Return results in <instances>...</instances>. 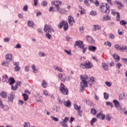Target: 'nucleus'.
I'll return each mask as SVG.
<instances>
[{
	"mask_svg": "<svg viewBox=\"0 0 127 127\" xmlns=\"http://www.w3.org/2000/svg\"><path fill=\"white\" fill-rule=\"evenodd\" d=\"M82 78H83V80L86 81V80H89V76L87 74L82 75Z\"/></svg>",
	"mask_w": 127,
	"mask_h": 127,
	"instance_id": "nucleus-38",
	"label": "nucleus"
},
{
	"mask_svg": "<svg viewBox=\"0 0 127 127\" xmlns=\"http://www.w3.org/2000/svg\"><path fill=\"white\" fill-rule=\"evenodd\" d=\"M56 70H57L58 71H59L60 72H63V70H62V68L61 67H59L58 66H57L56 68Z\"/></svg>",
	"mask_w": 127,
	"mask_h": 127,
	"instance_id": "nucleus-53",
	"label": "nucleus"
},
{
	"mask_svg": "<svg viewBox=\"0 0 127 127\" xmlns=\"http://www.w3.org/2000/svg\"><path fill=\"white\" fill-rule=\"evenodd\" d=\"M30 127V124L29 123H25L24 124V127Z\"/></svg>",
	"mask_w": 127,
	"mask_h": 127,
	"instance_id": "nucleus-49",
	"label": "nucleus"
},
{
	"mask_svg": "<svg viewBox=\"0 0 127 127\" xmlns=\"http://www.w3.org/2000/svg\"><path fill=\"white\" fill-rule=\"evenodd\" d=\"M96 118H97V119H100V120H104L106 119V116L100 113L97 114Z\"/></svg>",
	"mask_w": 127,
	"mask_h": 127,
	"instance_id": "nucleus-10",
	"label": "nucleus"
},
{
	"mask_svg": "<svg viewBox=\"0 0 127 127\" xmlns=\"http://www.w3.org/2000/svg\"><path fill=\"white\" fill-rule=\"evenodd\" d=\"M0 95L2 98H3L4 99H6V97H7V93L4 91H2L0 92Z\"/></svg>",
	"mask_w": 127,
	"mask_h": 127,
	"instance_id": "nucleus-19",
	"label": "nucleus"
},
{
	"mask_svg": "<svg viewBox=\"0 0 127 127\" xmlns=\"http://www.w3.org/2000/svg\"><path fill=\"white\" fill-rule=\"evenodd\" d=\"M96 122H97V119L93 118L91 121L90 124L91 126H94V123H96Z\"/></svg>",
	"mask_w": 127,
	"mask_h": 127,
	"instance_id": "nucleus-35",
	"label": "nucleus"
},
{
	"mask_svg": "<svg viewBox=\"0 0 127 127\" xmlns=\"http://www.w3.org/2000/svg\"><path fill=\"white\" fill-rule=\"evenodd\" d=\"M42 87L43 88H46L47 87V83L46 82V81L45 80H43V83L42 84Z\"/></svg>",
	"mask_w": 127,
	"mask_h": 127,
	"instance_id": "nucleus-31",
	"label": "nucleus"
},
{
	"mask_svg": "<svg viewBox=\"0 0 127 127\" xmlns=\"http://www.w3.org/2000/svg\"><path fill=\"white\" fill-rule=\"evenodd\" d=\"M45 36L47 38H48V39H50L51 38V33H46L45 34Z\"/></svg>",
	"mask_w": 127,
	"mask_h": 127,
	"instance_id": "nucleus-33",
	"label": "nucleus"
},
{
	"mask_svg": "<svg viewBox=\"0 0 127 127\" xmlns=\"http://www.w3.org/2000/svg\"><path fill=\"white\" fill-rule=\"evenodd\" d=\"M109 37L111 39H115V35H114L112 33L109 34Z\"/></svg>",
	"mask_w": 127,
	"mask_h": 127,
	"instance_id": "nucleus-54",
	"label": "nucleus"
},
{
	"mask_svg": "<svg viewBox=\"0 0 127 127\" xmlns=\"http://www.w3.org/2000/svg\"><path fill=\"white\" fill-rule=\"evenodd\" d=\"M59 90L62 94H63V95H67L69 94V90H68V88H67V87H66L65 85L60 86L59 87Z\"/></svg>",
	"mask_w": 127,
	"mask_h": 127,
	"instance_id": "nucleus-6",
	"label": "nucleus"
},
{
	"mask_svg": "<svg viewBox=\"0 0 127 127\" xmlns=\"http://www.w3.org/2000/svg\"><path fill=\"white\" fill-rule=\"evenodd\" d=\"M61 125L63 127H68V125L64 122H60Z\"/></svg>",
	"mask_w": 127,
	"mask_h": 127,
	"instance_id": "nucleus-37",
	"label": "nucleus"
},
{
	"mask_svg": "<svg viewBox=\"0 0 127 127\" xmlns=\"http://www.w3.org/2000/svg\"><path fill=\"white\" fill-rule=\"evenodd\" d=\"M105 84H106V85H107V86L108 87H111V86H112V83H111L110 82L106 81L105 82Z\"/></svg>",
	"mask_w": 127,
	"mask_h": 127,
	"instance_id": "nucleus-55",
	"label": "nucleus"
},
{
	"mask_svg": "<svg viewBox=\"0 0 127 127\" xmlns=\"http://www.w3.org/2000/svg\"><path fill=\"white\" fill-rule=\"evenodd\" d=\"M75 46H78L79 48L82 49L83 53H86V51H87V49H88V48L84 47L85 46L84 45V44H83V41H76L75 42Z\"/></svg>",
	"mask_w": 127,
	"mask_h": 127,
	"instance_id": "nucleus-3",
	"label": "nucleus"
},
{
	"mask_svg": "<svg viewBox=\"0 0 127 127\" xmlns=\"http://www.w3.org/2000/svg\"><path fill=\"white\" fill-rule=\"evenodd\" d=\"M13 95L12 94H9L8 95V102L9 103H12L13 102Z\"/></svg>",
	"mask_w": 127,
	"mask_h": 127,
	"instance_id": "nucleus-13",
	"label": "nucleus"
},
{
	"mask_svg": "<svg viewBox=\"0 0 127 127\" xmlns=\"http://www.w3.org/2000/svg\"><path fill=\"white\" fill-rule=\"evenodd\" d=\"M93 28L95 29V31H96V30H99L102 28V27L99 25H93Z\"/></svg>",
	"mask_w": 127,
	"mask_h": 127,
	"instance_id": "nucleus-23",
	"label": "nucleus"
},
{
	"mask_svg": "<svg viewBox=\"0 0 127 127\" xmlns=\"http://www.w3.org/2000/svg\"><path fill=\"white\" fill-rule=\"evenodd\" d=\"M9 85H11L12 86L13 84L15 83V79L12 77H11L9 78Z\"/></svg>",
	"mask_w": 127,
	"mask_h": 127,
	"instance_id": "nucleus-18",
	"label": "nucleus"
},
{
	"mask_svg": "<svg viewBox=\"0 0 127 127\" xmlns=\"http://www.w3.org/2000/svg\"><path fill=\"white\" fill-rule=\"evenodd\" d=\"M114 47L116 50H120L121 51H124V50H126V52H127V46L123 45L122 46H120L119 44L115 45Z\"/></svg>",
	"mask_w": 127,
	"mask_h": 127,
	"instance_id": "nucleus-8",
	"label": "nucleus"
},
{
	"mask_svg": "<svg viewBox=\"0 0 127 127\" xmlns=\"http://www.w3.org/2000/svg\"><path fill=\"white\" fill-rule=\"evenodd\" d=\"M73 22H75L74 21V18L71 16H68V23L70 25H73Z\"/></svg>",
	"mask_w": 127,
	"mask_h": 127,
	"instance_id": "nucleus-12",
	"label": "nucleus"
},
{
	"mask_svg": "<svg viewBox=\"0 0 127 127\" xmlns=\"http://www.w3.org/2000/svg\"><path fill=\"white\" fill-rule=\"evenodd\" d=\"M58 26L59 28H60V29H61V28H62V27H63L64 26V31H66V30H68V28H69V26L68 25V22H67V21H65L64 20L61 21L60 23L58 24Z\"/></svg>",
	"mask_w": 127,
	"mask_h": 127,
	"instance_id": "nucleus-4",
	"label": "nucleus"
},
{
	"mask_svg": "<svg viewBox=\"0 0 127 127\" xmlns=\"http://www.w3.org/2000/svg\"><path fill=\"white\" fill-rule=\"evenodd\" d=\"M92 66H93V65H92L89 61L86 62L84 64H81L80 65V67L83 69H90V68H92Z\"/></svg>",
	"mask_w": 127,
	"mask_h": 127,
	"instance_id": "nucleus-7",
	"label": "nucleus"
},
{
	"mask_svg": "<svg viewBox=\"0 0 127 127\" xmlns=\"http://www.w3.org/2000/svg\"><path fill=\"white\" fill-rule=\"evenodd\" d=\"M22 96L24 98V100L26 101L28 100V95L25 94V93H23Z\"/></svg>",
	"mask_w": 127,
	"mask_h": 127,
	"instance_id": "nucleus-28",
	"label": "nucleus"
},
{
	"mask_svg": "<svg viewBox=\"0 0 127 127\" xmlns=\"http://www.w3.org/2000/svg\"><path fill=\"white\" fill-rule=\"evenodd\" d=\"M112 119V117H111V116H110V115L108 114L106 116V120L107 121H111V119Z\"/></svg>",
	"mask_w": 127,
	"mask_h": 127,
	"instance_id": "nucleus-50",
	"label": "nucleus"
},
{
	"mask_svg": "<svg viewBox=\"0 0 127 127\" xmlns=\"http://www.w3.org/2000/svg\"><path fill=\"white\" fill-rule=\"evenodd\" d=\"M102 67L105 71H109V65L107 64L104 63L102 64Z\"/></svg>",
	"mask_w": 127,
	"mask_h": 127,
	"instance_id": "nucleus-21",
	"label": "nucleus"
},
{
	"mask_svg": "<svg viewBox=\"0 0 127 127\" xmlns=\"http://www.w3.org/2000/svg\"><path fill=\"white\" fill-rule=\"evenodd\" d=\"M90 44H95V40L93 39V38L91 39V40L89 42Z\"/></svg>",
	"mask_w": 127,
	"mask_h": 127,
	"instance_id": "nucleus-60",
	"label": "nucleus"
},
{
	"mask_svg": "<svg viewBox=\"0 0 127 127\" xmlns=\"http://www.w3.org/2000/svg\"><path fill=\"white\" fill-rule=\"evenodd\" d=\"M122 64H121L120 63H118L116 64V67L118 69H121V67H122Z\"/></svg>",
	"mask_w": 127,
	"mask_h": 127,
	"instance_id": "nucleus-45",
	"label": "nucleus"
},
{
	"mask_svg": "<svg viewBox=\"0 0 127 127\" xmlns=\"http://www.w3.org/2000/svg\"><path fill=\"white\" fill-rule=\"evenodd\" d=\"M59 79L60 80H62V82H65V80H66V78H64L63 79H62V78H63V74L62 73H60L59 74Z\"/></svg>",
	"mask_w": 127,
	"mask_h": 127,
	"instance_id": "nucleus-24",
	"label": "nucleus"
},
{
	"mask_svg": "<svg viewBox=\"0 0 127 127\" xmlns=\"http://www.w3.org/2000/svg\"><path fill=\"white\" fill-rule=\"evenodd\" d=\"M113 103H114L116 108H119V107H120V103L119 102V101H118V100H114Z\"/></svg>",
	"mask_w": 127,
	"mask_h": 127,
	"instance_id": "nucleus-22",
	"label": "nucleus"
},
{
	"mask_svg": "<svg viewBox=\"0 0 127 127\" xmlns=\"http://www.w3.org/2000/svg\"><path fill=\"white\" fill-rule=\"evenodd\" d=\"M84 102H85L86 104H87L88 106H89V107H92V106H93L94 105V103H93V102H92L90 100H87L85 99L84 100Z\"/></svg>",
	"mask_w": 127,
	"mask_h": 127,
	"instance_id": "nucleus-20",
	"label": "nucleus"
},
{
	"mask_svg": "<svg viewBox=\"0 0 127 127\" xmlns=\"http://www.w3.org/2000/svg\"><path fill=\"white\" fill-rule=\"evenodd\" d=\"M51 119H53V120H54L55 122H58V121H59V119L58 118H55L53 116L51 117Z\"/></svg>",
	"mask_w": 127,
	"mask_h": 127,
	"instance_id": "nucleus-56",
	"label": "nucleus"
},
{
	"mask_svg": "<svg viewBox=\"0 0 127 127\" xmlns=\"http://www.w3.org/2000/svg\"><path fill=\"white\" fill-rule=\"evenodd\" d=\"M90 14L91 15H96V14H97V13L95 12H94V11H91L90 12Z\"/></svg>",
	"mask_w": 127,
	"mask_h": 127,
	"instance_id": "nucleus-64",
	"label": "nucleus"
},
{
	"mask_svg": "<svg viewBox=\"0 0 127 127\" xmlns=\"http://www.w3.org/2000/svg\"><path fill=\"white\" fill-rule=\"evenodd\" d=\"M56 8L59 13L61 14H65L67 13V10L64 8H60V5L56 4Z\"/></svg>",
	"mask_w": 127,
	"mask_h": 127,
	"instance_id": "nucleus-5",
	"label": "nucleus"
},
{
	"mask_svg": "<svg viewBox=\"0 0 127 127\" xmlns=\"http://www.w3.org/2000/svg\"><path fill=\"white\" fill-rule=\"evenodd\" d=\"M92 37L90 36H87L86 37V39L88 42H90V40L92 39Z\"/></svg>",
	"mask_w": 127,
	"mask_h": 127,
	"instance_id": "nucleus-59",
	"label": "nucleus"
},
{
	"mask_svg": "<svg viewBox=\"0 0 127 127\" xmlns=\"http://www.w3.org/2000/svg\"><path fill=\"white\" fill-rule=\"evenodd\" d=\"M15 71H19L20 70V67L19 66H16L14 68Z\"/></svg>",
	"mask_w": 127,
	"mask_h": 127,
	"instance_id": "nucleus-61",
	"label": "nucleus"
},
{
	"mask_svg": "<svg viewBox=\"0 0 127 127\" xmlns=\"http://www.w3.org/2000/svg\"><path fill=\"white\" fill-rule=\"evenodd\" d=\"M116 13L117 14L116 20H117V21H120V20H121L120 13L119 12H117Z\"/></svg>",
	"mask_w": 127,
	"mask_h": 127,
	"instance_id": "nucleus-32",
	"label": "nucleus"
},
{
	"mask_svg": "<svg viewBox=\"0 0 127 127\" xmlns=\"http://www.w3.org/2000/svg\"><path fill=\"white\" fill-rule=\"evenodd\" d=\"M106 105H107V106H110L111 108H113V103H111L110 102H106Z\"/></svg>",
	"mask_w": 127,
	"mask_h": 127,
	"instance_id": "nucleus-51",
	"label": "nucleus"
},
{
	"mask_svg": "<svg viewBox=\"0 0 127 127\" xmlns=\"http://www.w3.org/2000/svg\"><path fill=\"white\" fill-rule=\"evenodd\" d=\"M91 114H92V115H94L95 116V115L97 114V111H96V109L92 108L91 110Z\"/></svg>",
	"mask_w": 127,
	"mask_h": 127,
	"instance_id": "nucleus-36",
	"label": "nucleus"
},
{
	"mask_svg": "<svg viewBox=\"0 0 127 127\" xmlns=\"http://www.w3.org/2000/svg\"><path fill=\"white\" fill-rule=\"evenodd\" d=\"M11 88L12 90L15 91L16 90H17L18 87H17V85L16 84L15 87L13 86V85H12Z\"/></svg>",
	"mask_w": 127,
	"mask_h": 127,
	"instance_id": "nucleus-42",
	"label": "nucleus"
},
{
	"mask_svg": "<svg viewBox=\"0 0 127 127\" xmlns=\"http://www.w3.org/2000/svg\"><path fill=\"white\" fill-rule=\"evenodd\" d=\"M74 110L76 111H81V106H78V105L76 104H74Z\"/></svg>",
	"mask_w": 127,
	"mask_h": 127,
	"instance_id": "nucleus-25",
	"label": "nucleus"
},
{
	"mask_svg": "<svg viewBox=\"0 0 127 127\" xmlns=\"http://www.w3.org/2000/svg\"><path fill=\"white\" fill-rule=\"evenodd\" d=\"M47 1H46V0L43 1L41 3V4L43 6H46V5H47Z\"/></svg>",
	"mask_w": 127,
	"mask_h": 127,
	"instance_id": "nucleus-44",
	"label": "nucleus"
},
{
	"mask_svg": "<svg viewBox=\"0 0 127 127\" xmlns=\"http://www.w3.org/2000/svg\"><path fill=\"white\" fill-rule=\"evenodd\" d=\"M68 121H69V118L66 117L64 118V120H63V123H68Z\"/></svg>",
	"mask_w": 127,
	"mask_h": 127,
	"instance_id": "nucleus-41",
	"label": "nucleus"
},
{
	"mask_svg": "<svg viewBox=\"0 0 127 127\" xmlns=\"http://www.w3.org/2000/svg\"><path fill=\"white\" fill-rule=\"evenodd\" d=\"M5 58L7 61H11V60H12V55L8 54L6 55Z\"/></svg>",
	"mask_w": 127,
	"mask_h": 127,
	"instance_id": "nucleus-17",
	"label": "nucleus"
},
{
	"mask_svg": "<svg viewBox=\"0 0 127 127\" xmlns=\"http://www.w3.org/2000/svg\"><path fill=\"white\" fill-rule=\"evenodd\" d=\"M104 99L105 100H108L109 99V97H110V95H109V94L105 92L104 93Z\"/></svg>",
	"mask_w": 127,
	"mask_h": 127,
	"instance_id": "nucleus-30",
	"label": "nucleus"
},
{
	"mask_svg": "<svg viewBox=\"0 0 127 127\" xmlns=\"http://www.w3.org/2000/svg\"><path fill=\"white\" fill-rule=\"evenodd\" d=\"M100 9L101 12L106 14L110 13V5L108 3H103L102 5L100 6Z\"/></svg>",
	"mask_w": 127,
	"mask_h": 127,
	"instance_id": "nucleus-1",
	"label": "nucleus"
},
{
	"mask_svg": "<svg viewBox=\"0 0 127 127\" xmlns=\"http://www.w3.org/2000/svg\"><path fill=\"white\" fill-rule=\"evenodd\" d=\"M77 111H78V116H79L80 117H82V112L80 111V110H77Z\"/></svg>",
	"mask_w": 127,
	"mask_h": 127,
	"instance_id": "nucleus-63",
	"label": "nucleus"
},
{
	"mask_svg": "<svg viewBox=\"0 0 127 127\" xmlns=\"http://www.w3.org/2000/svg\"><path fill=\"white\" fill-rule=\"evenodd\" d=\"M33 24H34V23L33 21H28V25L29 26L32 27V26H33Z\"/></svg>",
	"mask_w": 127,
	"mask_h": 127,
	"instance_id": "nucleus-43",
	"label": "nucleus"
},
{
	"mask_svg": "<svg viewBox=\"0 0 127 127\" xmlns=\"http://www.w3.org/2000/svg\"><path fill=\"white\" fill-rule=\"evenodd\" d=\"M64 105L67 108H70L71 107V101L70 100H67V101H64Z\"/></svg>",
	"mask_w": 127,
	"mask_h": 127,
	"instance_id": "nucleus-16",
	"label": "nucleus"
},
{
	"mask_svg": "<svg viewBox=\"0 0 127 127\" xmlns=\"http://www.w3.org/2000/svg\"><path fill=\"white\" fill-rule=\"evenodd\" d=\"M28 6H27V5H25L24 6L23 8V10H24V11H27V10H28Z\"/></svg>",
	"mask_w": 127,
	"mask_h": 127,
	"instance_id": "nucleus-46",
	"label": "nucleus"
},
{
	"mask_svg": "<svg viewBox=\"0 0 127 127\" xmlns=\"http://www.w3.org/2000/svg\"><path fill=\"white\" fill-rule=\"evenodd\" d=\"M88 50L89 51H92V52H95L97 50V47L93 46H89Z\"/></svg>",
	"mask_w": 127,
	"mask_h": 127,
	"instance_id": "nucleus-15",
	"label": "nucleus"
},
{
	"mask_svg": "<svg viewBox=\"0 0 127 127\" xmlns=\"http://www.w3.org/2000/svg\"><path fill=\"white\" fill-rule=\"evenodd\" d=\"M120 24L123 25V26H125V25H126L127 24V21L122 20L120 21Z\"/></svg>",
	"mask_w": 127,
	"mask_h": 127,
	"instance_id": "nucleus-39",
	"label": "nucleus"
},
{
	"mask_svg": "<svg viewBox=\"0 0 127 127\" xmlns=\"http://www.w3.org/2000/svg\"><path fill=\"white\" fill-rule=\"evenodd\" d=\"M8 77L7 76V75L6 74H5V75H3V76H2V82H6V80H8Z\"/></svg>",
	"mask_w": 127,
	"mask_h": 127,
	"instance_id": "nucleus-27",
	"label": "nucleus"
},
{
	"mask_svg": "<svg viewBox=\"0 0 127 127\" xmlns=\"http://www.w3.org/2000/svg\"><path fill=\"white\" fill-rule=\"evenodd\" d=\"M122 61L124 63V64H127V59L126 58H122L121 59Z\"/></svg>",
	"mask_w": 127,
	"mask_h": 127,
	"instance_id": "nucleus-47",
	"label": "nucleus"
},
{
	"mask_svg": "<svg viewBox=\"0 0 127 127\" xmlns=\"http://www.w3.org/2000/svg\"><path fill=\"white\" fill-rule=\"evenodd\" d=\"M9 40H10L9 38H5L4 39V42H9Z\"/></svg>",
	"mask_w": 127,
	"mask_h": 127,
	"instance_id": "nucleus-62",
	"label": "nucleus"
},
{
	"mask_svg": "<svg viewBox=\"0 0 127 127\" xmlns=\"http://www.w3.org/2000/svg\"><path fill=\"white\" fill-rule=\"evenodd\" d=\"M51 26L48 24H45L44 28V31L47 33H51Z\"/></svg>",
	"mask_w": 127,
	"mask_h": 127,
	"instance_id": "nucleus-9",
	"label": "nucleus"
},
{
	"mask_svg": "<svg viewBox=\"0 0 127 127\" xmlns=\"http://www.w3.org/2000/svg\"><path fill=\"white\" fill-rule=\"evenodd\" d=\"M52 4L55 5V7H56V4H59V5H62V1H59V0H56L54 2H52Z\"/></svg>",
	"mask_w": 127,
	"mask_h": 127,
	"instance_id": "nucleus-14",
	"label": "nucleus"
},
{
	"mask_svg": "<svg viewBox=\"0 0 127 127\" xmlns=\"http://www.w3.org/2000/svg\"><path fill=\"white\" fill-rule=\"evenodd\" d=\"M114 59L115 60V62H119V61H120V60H121V58H120V56H119V55H118V54H114L113 55Z\"/></svg>",
	"mask_w": 127,
	"mask_h": 127,
	"instance_id": "nucleus-11",
	"label": "nucleus"
},
{
	"mask_svg": "<svg viewBox=\"0 0 127 127\" xmlns=\"http://www.w3.org/2000/svg\"><path fill=\"white\" fill-rule=\"evenodd\" d=\"M126 98V94L123 93V94H120L119 95V100H125Z\"/></svg>",
	"mask_w": 127,
	"mask_h": 127,
	"instance_id": "nucleus-26",
	"label": "nucleus"
},
{
	"mask_svg": "<svg viewBox=\"0 0 127 127\" xmlns=\"http://www.w3.org/2000/svg\"><path fill=\"white\" fill-rule=\"evenodd\" d=\"M49 11L53 12L54 11V7L51 6L49 9Z\"/></svg>",
	"mask_w": 127,
	"mask_h": 127,
	"instance_id": "nucleus-48",
	"label": "nucleus"
},
{
	"mask_svg": "<svg viewBox=\"0 0 127 127\" xmlns=\"http://www.w3.org/2000/svg\"><path fill=\"white\" fill-rule=\"evenodd\" d=\"M94 4H95L96 6H99V5H100V3L98 0H96L94 1Z\"/></svg>",
	"mask_w": 127,
	"mask_h": 127,
	"instance_id": "nucleus-52",
	"label": "nucleus"
},
{
	"mask_svg": "<svg viewBox=\"0 0 127 127\" xmlns=\"http://www.w3.org/2000/svg\"><path fill=\"white\" fill-rule=\"evenodd\" d=\"M103 18L104 20H111V17H110V16H109L108 15H104Z\"/></svg>",
	"mask_w": 127,
	"mask_h": 127,
	"instance_id": "nucleus-29",
	"label": "nucleus"
},
{
	"mask_svg": "<svg viewBox=\"0 0 127 127\" xmlns=\"http://www.w3.org/2000/svg\"><path fill=\"white\" fill-rule=\"evenodd\" d=\"M39 56H40V57H44L45 56H46V54L40 52L38 53Z\"/></svg>",
	"mask_w": 127,
	"mask_h": 127,
	"instance_id": "nucleus-40",
	"label": "nucleus"
},
{
	"mask_svg": "<svg viewBox=\"0 0 127 127\" xmlns=\"http://www.w3.org/2000/svg\"><path fill=\"white\" fill-rule=\"evenodd\" d=\"M58 100L59 101V104L60 105H62V104H63V101L61 100V98H60V97H58Z\"/></svg>",
	"mask_w": 127,
	"mask_h": 127,
	"instance_id": "nucleus-57",
	"label": "nucleus"
},
{
	"mask_svg": "<svg viewBox=\"0 0 127 127\" xmlns=\"http://www.w3.org/2000/svg\"><path fill=\"white\" fill-rule=\"evenodd\" d=\"M2 109L4 110V111H8V106L7 105H3L1 106Z\"/></svg>",
	"mask_w": 127,
	"mask_h": 127,
	"instance_id": "nucleus-34",
	"label": "nucleus"
},
{
	"mask_svg": "<svg viewBox=\"0 0 127 127\" xmlns=\"http://www.w3.org/2000/svg\"><path fill=\"white\" fill-rule=\"evenodd\" d=\"M80 80H81L80 82V90L81 92H83V91H84L85 89V88H86V87H88V81L83 79V75H81L80 76Z\"/></svg>",
	"mask_w": 127,
	"mask_h": 127,
	"instance_id": "nucleus-2",
	"label": "nucleus"
},
{
	"mask_svg": "<svg viewBox=\"0 0 127 127\" xmlns=\"http://www.w3.org/2000/svg\"><path fill=\"white\" fill-rule=\"evenodd\" d=\"M115 4H119V5H121V6L123 5L122 4V2H119L118 1H115L114 2Z\"/></svg>",
	"mask_w": 127,
	"mask_h": 127,
	"instance_id": "nucleus-58",
	"label": "nucleus"
}]
</instances>
